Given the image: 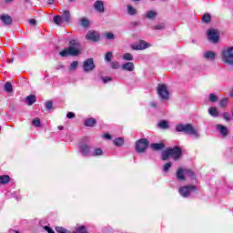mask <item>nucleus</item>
Masks as SVG:
<instances>
[{"label": "nucleus", "instance_id": "f257e3e1", "mask_svg": "<svg viewBox=\"0 0 233 233\" xmlns=\"http://www.w3.org/2000/svg\"><path fill=\"white\" fill-rule=\"evenodd\" d=\"M83 51V46L77 40H70L69 46L59 53L61 57H68V56H79Z\"/></svg>", "mask_w": 233, "mask_h": 233}, {"label": "nucleus", "instance_id": "f03ea898", "mask_svg": "<svg viewBox=\"0 0 233 233\" xmlns=\"http://www.w3.org/2000/svg\"><path fill=\"white\" fill-rule=\"evenodd\" d=\"M176 130L177 132L187 134V136H193L195 139H199V137H201V135L196 130V127H194L192 124H177L176 126Z\"/></svg>", "mask_w": 233, "mask_h": 233}, {"label": "nucleus", "instance_id": "7ed1b4c3", "mask_svg": "<svg viewBox=\"0 0 233 233\" xmlns=\"http://www.w3.org/2000/svg\"><path fill=\"white\" fill-rule=\"evenodd\" d=\"M157 96L162 101H168L170 93L168 92V86L166 84H159L157 87Z\"/></svg>", "mask_w": 233, "mask_h": 233}, {"label": "nucleus", "instance_id": "20e7f679", "mask_svg": "<svg viewBox=\"0 0 233 233\" xmlns=\"http://www.w3.org/2000/svg\"><path fill=\"white\" fill-rule=\"evenodd\" d=\"M221 59L227 65H233V46L222 50Z\"/></svg>", "mask_w": 233, "mask_h": 233}, {"label": "nucleus", "instance_id": "39448f33", "mask_svg": "<svg viewBox=\"0 0 233 233\" xmlns=\"http://www.w3.org/2000/svg\"><path fill=\"white\" fill-rule=\"evenodd\" d=\"M196 190H198V187H196V186L188 185L179 187L178 192L180 196H182V198H189L190 194H192V192H196Z\"/></svg>", "mask_w": 233, "mask_h": 233}, {"label": "nucleus", "instance_id": "423d86ee", "mask_svg": "<svg viewBox=\"0 0 233 233\" xmlns=\"http://www.w3.org/2000/svg\"><path fill=\"white\" fill-rule=\"evenodd\" d=\"M147 147H148V139L142 138L137 141L135 146V150L138 154H143L144 152H146Z\"/></svg>", "mask_w": 233, "mask_h": 233}, {"label": "nucleus", "instance_id": "0eeeda50", "mask_svg": "<svg viewBox=\"0 0 233 233\" xmlns=\"http://www.w3.org/2000/svg\"><path fill=\"white\" fill-rule=\"evenodd\" d=\"M208 39L210 43H218L219 41V32L216 29H209L208 31Z\"/></svg>", "mask_w": 233, "mask_h": 233}, {"label": "nucleus", "instance_id": "6e6552de", "mask_svg": "<svg viewBox=\"0 0 233 233\" xmlns=\"http://www.w3.org/2000/svg\"><path fill=\"white\" fill-rule=\"evenodd\" d=\"M84 72H92L96 68V64H94V58H87L83 63Z\"/></svg>", "mask_w": 233, "mask_h": 233}, {"label": "nucleus", "instance_id": "1a4fd4ad", "mask_svg": "<svg viewBox=\"0 0 233 233\" xmlns=\"http://www.w3.org/2000/svg\"><path fill=\"white\" fill-rule=\"evenodd\" d=\"M169 150V155L175 161H177L181 157V148L179 147H175L173 148H167Z\"/></svg>", "mask_w": 233, "mask_h": 233}, {"label": "nucleus", "instance_id": "9d476101", "mask_svg": "<svg viewBox=\"0 0 233 233\" xmlns=\"http://www.w3.org/2000/svg\"><path fill=\"white\" fill-rule=\"evenodd\" d=\"M150 46L149 43L141 40L138 44L133 46V50H147Z\"/></svg>", "mask_w": 233, "mask_h": 233}, {"label": "nucleus", "instance_id": "9b49d317", "mask_svg": "<svg viewBox=\"0 0 233 233\" xmlns=\"http://www.w3.org/2000/svg\"><path fill=\"white\" fill-rule=\"evenodd\" d=\"M86 39H88L89 41H99V34L96 31H88Z\"/></svg>", "mask_w": 233, "mask_h": 233}, {"label": "nucleus", "instance_id": "f8f14e48", "mask_svg": "<svg viewBox=\"0 0 233 233\" xmlns=\"http://www.w3.org/2000/svg\"><path fill=\"white\" fill-rule=\"evenodd\" d=\"M0 20L2 21V23L4 25H10L13 23L12 16H10L9 15H6V14H3L0 16Z\"/></svg>", "mask_w": 233, "mask_h": 233}, {"label": "nucleus", "instance_id": "ddd939ff", "mask_svg": "<svg viewBox=\"0 0 233 233\" xmlns=\"http://www.w3.org/2000/svg\"><path fill=\"white\" fill-rule=\"evenodd\" d=\"M94 8L96 10V12H99V14H103L105 12V5L102 1H96L94 4Z\"/></svg>", "mask_w": 233, "mask_h": 233}, {"label": "nucleus", "instance_id": "4468645a", "mask_svg": "<svg viewBox=\"0 0 233 233\" xmlns=\"http://www.w3.org/2000/svg\"><path fill=\"white\" fill-rule=\"evenodd\" d=\"M144 16L146 17V19H149V20H154L157 17V11L156 10H148Z\"/></svg>", "mask_w": 233, "mask_h": 233}, {"label": "nucleus", "instance_id": "2eb2a0df", "mask_svg": "<svg viewBox=\"0 0 233 233\" xmlns=\"http://www.w3.org/2000/svg\"><path fill=\"white\" fill-rule=\"evenodd\" d=\"M203 58L206 59V61H214V59H216V54L212 51H206L203 54Z\"/></svg>", "mask_w": 233, "mask_h": 233}, {"label": "nucleus", "instance_id": "dca6fc26", "mask_svg": "<svg viewBox=\"0 0 233 233\" xmlns=\"http://www.w3.org/2000/svg\"><path fill=\"white\" fill-rule=\"evenodd\" d=\"M217 130H218L219 134H221V136H223V137L228 136V129L227 128V127H225L221 124L217 125Z\"/></svg>", "mask_w": 233, "mask_h": 233}, {"label": "nucleus", "instance_id": "f3484780", "mask_svg": "<svg viewBox=\"0 0 233 233\" xmlns=\"http://www.w3.org/2000/svg\"><path fill=\"white\" fill-rule=\"evenodd\" d=\"M187 169L183 168V167H179L177 171V178L179 180V181H185L187 176L185 175V171Z\"/></svg>", "mask_w": 233, "mask_h": 233}, {"label": "nucleus", "instance_id": "a211bd4d", "mask_svg": "<svg viewBox=\"0 0 233 233\" xmlns=\"http://www.w3.org/2000/svg\"><path fill=\"white\" fill-rule=\"evenodd\" d=\"M122 70L126 72H134V63L132 62H127L126 64H123L121 66Z\"/></svg>", "mask_w": 233, "mask_h": 233}, {"label": "nucleus", "instance_id": "6ab92c4d", "mask_svg": "<svg viewBox=\"0 0 233 233\" xmlns=\"http://www.w3.org/2000/svg\"><path fill=\"white\" fill-rule=\"evenodd\" d=\"M80 152L82 156H90V147L86 145H82L80 147Z\"/></svg>", "mask_w": 233, "mask_h": 233}, {"label": "nucleus", "instance_id": "aec40b11", "mask_svg": "<svg viewBox=\"0 0 233 233\" xmlns=\"http://www.w3.org/2000/svg\"><path fill=\"white\" fill-rule=\"evenodd\" d=\"M157 127L162 130H168V128H170V126L168 125V121L167 120H161L160 122H158Z\"/></svg>", "mask_w": 233, "mask_h": 233}, {"label": "nucleus", "instance_id": "412c9836", "mask_svg": "<svg viewBox=\"0 0 233 233\" xmlns=\"http://www.w3.org/2000/svg\"><path fill=\"white\" fill-rule=\"evenodd\" d=\"M36 97L34 95H30L25 98V103L28 105V106H32L34 103L36 101Z\"/></svg>", "mask_w": 233, "mask_h": 233}, {"label": "nucleus", "instance_id": "4be33fe9", "mask_svg": "<svg viewBox=\"0 0 233 233\" xmlns=\"http://www.w3.org/2000/svg\"><path fill=\"white\" fill-rule=\"evenodd\" d=\"M62 14H63V16H62L63 21L65 23H69V21H70V11L63 10Z\"/></svg>", "mask_w": 233, "mask_h": 233}, {"label": "nucleus", "instance_id": "5701e85b", "mask_svg": "<svg viewBox=\"0 0 233 233\" xmlns=\"http://www.w3.org/2000/svg\"><path fill=\"white\" fill-rule=\"evenodd\" d=\"M4 89L7 94H12L14 92V87L10 82H5Z\"/></svg>", "mask_w": 233, "mask_h": 233}, {"label": "nucleus", "instance_id": "b1692460", "mask_svg": "<svg viewBox=\"0 0 233 233\" xmlns=\"http://www.w3.org/2000/svg\"><path fill=\"white\" fill-rule=\"evenodd\" d=\"M152 150H163L165 148V144L163 143H154L151 144Z\"/></svg>", "mask_w": 233, "mask_h": 233}, {"label": "nucleus", "instance_id": "393cba45", "mask_svg": "<svg viewBox=\"0 0 233 233\" xmlns=\"http://www.w3.org/2000/svg\"><path fill=\"white\" fill-rule=\"evenodd\" d=\"M10 183V177L8 175L0 176V185H6Z\"/></svg>", "mask_w": 233, "mask_h": 233}, {"label": "nucleus", "instance_id": "a878e982", "mask_svg": "<svg viewBox=\"0 0 233 233\" xmlns=\"http://www.w3.org/2000/svg\"><path fill=\"white\" fill-rule=\"evenodd\" d=\"M80 25L84 28H88V26H90V20H88V18H85V17L80 18Z\"/></svg>", "mask_w": 233, "mask_h": 233}, {"label": "nucleus", "instance_id": "bb28decb", "mask_svg": "<svg viewBox=\"0 0 233 233\" xmlns=\"http://www.w3.org/2000/svg\"><path fill=\"white\" fill-rule=\"evenodd\" d=\"M208 114H209V116H212V117H218V116H219V112L218 111V108H216V107H209Z\"/></svg>", "mask_w": 233, "mask_h": 233}, {"label": "nucleus", "instance_id": "cd10ccee", "mask_svg": "<svg viewBox=\"0 0 233 233\" xmlns=\"http://www.w3.org/2000/svg\"><path fill=\"white\" fill-rule=\"evenodd\" d=\"M127 8V14L129 15H137V10L134 8V6L128 5Z\"/></svg>", "mask_w": 233, "mask_h": 233}, {"label": "nucleus", "instance_id": "c85d7f7f", "mask_svg": "<svg viewBox=\"0 0 233 233\" xmlns=\"http://www.w3.org/2000/svg\"><path fill=\"white\" fill-rule=\"evenodd\" d=\"M97 121H96V119L94 118H87L86 121H85V126L86 127H96Z\"/></svg>", "mask_w": 233, "mask_h": 233}, {"label": "nucleus", "instance_id": "c756f323", "mask_svg": "<svg viewBox=\"0 0 233 233\" xmlns=\"http://www.w3.org/2000/svg\"><path fill=\"white\" fill-rule=\"evenodd\" d=\"M165 28H167L165 23H159L151 27L152 30H165Z\"/></svg>", "mask_w": 233, "mask_h": 233}, {"label": "nucleus", "instance_id": "7c9ffc66", "mask_svg": "<svg viewBox=\"0 0 233 233\" xmlns=\"http://www.w3.org/2000/svg\"><path fill=\"white\" fill-rule=\"evenodd\" d=\"M115 147H123L125 145V139L123 137H117L114 140Z\"/></svg>", "mask_w": 233, "mask_h": 233}, {"label": "nucleus", "instance_id": "2f4dec72", "mask_svg": "<svg viewBox=\"0 0 233 233\" xmlns=\"http://www.w3.org/2000/svg\"><path fill=\"white\" fill-rule=\"evenodd\" d=\"M53 21H54L55 25H63L64 20L61 15H56V16H54Z\"/></svg>", "mask_w": 233, "mask_h": 233}, {"label": "nucleus", "instance_id": "473e14b6", "mask_svg": "<svg viewBox=\"0 0 233 233\" xmlns=\"http://www.w3.org/2000/svg\"><path fill=\"white\" fill-rule=\"evenodd\" d=\"M122 59L124 61H134V56L130 53H126L123 55Z\"/></svg>", "mask_w": 233, "mask_h": 233}, {"label": "nucleus", "instance_id": "72a5a7b5", "mask_svg": "<svg viewBox=\"0 0 233 233\" xmlns=\"http://www.w3.org/2000/svg\"><path fill=\"white\" fill-rule=\"evenodd\" d=\"M185 176H186V177H190L191 179H196V174H194L193 171L190 169L185 170Z\"/></svg>", "mask_w": 233, "mask_h": 233}, {"label": "nucleus", "instance_id": "f704fd0d", "mask_svg": "<svg viewBox=\"0 0 233 233\" xmlns=\"http://www.w3.org/2000/svg\"><path fill=\"white\" fill-rule=\"evenodd\" d=\"M170 151L169 149L167 148V150L163 151L162 152V160L163 161H167L168 160V157H170Z\"/></svg>", "mask_w": 233, "mask_h": 233}, {"label": "nucleus", "instance_id": "c9c22d12", "mask_svg": "<svg viewBox=\"0 0 233 233\" xmlns=\"http://www.w3.org/2000/svg\"><path fill=\"white\" fill-rule=\"evenodd\" d=\"M227 105H228V98L225 97L222 100H220L219 106L221 108H225V106H227Z\"/></svg>", "mask_w": 233, "mask_h": 233}, {"label": "nucleus", "instance_id": "e433bc0d", "mask_svg": "<svg viewBox=\"0 0 233 233\" xmlns=\"http://www.w3.org/2000/svg\"><path fill=\"white\" fill-rule=\"evenodd\" d=\"M210 19H211V16H210V14L208 13L205 14L202 17L203 23H210Z\"/></svg>", "mask_w": 233, "mask_h": 233}, {"label": "nucleus", "instance_id": "4c0bfd02", "mask_svg": "<svg viewBox=\"0 0 233 233\" xmlns=\"http://www.w3.org/2000/svg\"><path fill=\"white\" fill-rule=\"evenodd\" d=\"M112 57H113L112 52H107L105 56L106 63H110V61H112Z\"/></svg>", "mask_w": 233, "mask_h": 233}, {"label": "nucleus", "instance_id": "58836bf2", "mask_svg": "<svg viewBox=\"0 0 233 233\" xmlns=\"http://www.w3.org/2000/svg\"><path fill=\"white\" fill-rule=\"evenodd\" d=\"M92 156H103V149L101 148H96L93 153Z\"/></svg>", "mask_w": 233, "mask_h": 233}, {"label": "nucleus", "instance_id": "ea45409f", "mask_svg": "<svg viewBox=\"0 0 233 233\" xmlns=\"http://www.w3.org/2000/svg\"><path fill=\"white\" fill-rule=\"evenodd\" d=\"M172 167V162L166 163L163 167V172H168Z\"/></svg>", "mask_w": 233, "mask_h": 233}, {"label": "nucleus", "instance_id": "a19ab883", "mask_svg": "<svg viewBox=\"0 0 233 233\" xmlns=\"http://www.w3.org/2000/svg\"><path fill=\"white\" fill-rule=\"evenodd\" d=\"M77 61H73L71 64H70V66H69V70L71 72H73V70H75L76 68H77Z\"/></svg>", "mask_w": 233, "mask_h": 233}, {"label": "nucleus", "instance_id": "79ce46f5", "mask_svg": "<svg viewBox=\"0 0 233 233\" xmlns=\"http://www.w3.org/2000/svg\"><path fill=\"white\" fill-rule=\"evenodd\" d=\"M32 125H33L34 127H38L41 126V120L36 117V118H35V119L32 121Z\"/></svg>", "mask_w": 233, "mask_h": 233}, {"label": "nucleus", "instance_id": "37998d69", "mask_svg": "<svg viewBox=\"0 0 233 233\" xmlns=\"http://www.w3.org/2000/svg\"><path fill=\"white\" fill-rule=\"evenodd\" d=\"M209 101L210 103H216V101H218V96L213 93L209 94Z\"/></svg>", "mask_w": 233, "mask_h": 233}, {"label": "nucleus", "instance_id": "c03bdc74", "mask_svg": "<svg viewBox=\"0 0 233 233\" xmlns=\"http://www.w3.org/2000/svg\"><path fill=\"white\" fill-rule=\"evenodd\" d=\"M110 66H111V68H113V70H117V68H119V63L118 62H111Z\"/></svg>", "mask_w": 233, "mask_h": 233}, {"label": "nucleus", "instance_id": "a18cd8bd", "mask_svg": "<svg viewBox=\"0 0 233 233\" xmlns=\"http://www.w3.org/2000/svg\"><path fill=\"white\" fill-rule=\"evenodd\" d=\"M53 106H54V103H52V101H48L46 103V110H52Z\"/></svg>", "mask_w": 233, "mask_h": 233}, {"label": "nucleus", "instance_id": "49530a36", "mask_svg": "<svg viewBox=\"0 0 233 233\" xmlns=\"http://www.w3.org/2000/svg\"><path fill=\"white\" fill-rule=\"evenodd\" d=\"M44 229H45V231L47 232V233H56V232L54 231V229H52V228H50V227H48V226H45V227H44Z\"/></svg>", "mask_w": 233, "mask_h": 233}, {"label": "nucleus", "instance_id": "de8ad7c7", "mask_svg": "<svg viewBox=\"0 0 233 233\" xmlns=\"http://www.w3.org/2000/svg\"><path fill=\"white\" fill-rule=\"evenodd\" d=\"M106 39H115V35L113 33H106Z\"/></svg>", "mask_w": 233, "mask_h": 233}, {"label": "nucleus", "instance_id": "09e8293b", "mask_svg": "<svg viewBox=\"0 0 233 233\" xmlns=\"http://www.w3.org/2000/svg\"><path fill=\"white\" fill-rule=\"evenodd\" d=\"M66 117L68 119H74V117H76V114L72 113V112H68L67 115H66Z\"/></svg>", "mask_w": 233, "mask_h": 233}, {"label": "nucleus", "instance_id": "8fccbe9b", "mask_svg": "<svg viewBox=\"0 0 233 233\" xmlns=\"http://www.w3.org/2000/svg\"><path fill=\"white\" fill-rule=\"evenodd\" d=\"M223 116H224L225 121H230V114L224 113Z\"/></svg>", "mask_w": 233, "mask_h": 233}, {"label": "nucleus", "instance_id": "3c124183", "mask_svg": "<svg viewBox=\"0 0 233 233\" xmlns=\"http://www.w3.org/2000/svg\"><path fill=\"white\" fill-rule=\"evenodd\" d=\"M29 25H31V26H35V25H37V22H35V19H30Z\"/></svg>", "mask_w": 233, "mask_h": 233}, {"label": "nucleus", "instance_id": "603ef678", "mask_svg": "<svg viewBox=\"0 0 233 233\" xmlns=\"http://www.w3.org/2000/svg\"><path fill=\"white\" fill-rule=\"evenodd\" d=\"M108 81H112V77H110V76H106V77L103 78V82H104V83H108Z\"/></svg>", "mask_w": 233, "mask_h": 233}, {"label": "nucleus", "instance_id": "864d4df0", "mask_svg": "<svg viewBox=\"0 0 233 233\" xmlns=\"http://www.w3.org/2000/svg\"><path fill=\"white\" fill-rule=\"evenodd\" d=\"M149 106L152 107V108H157V104L156 102H150L149 103Z\"/></svg>", "mask_w": 233, "mask_h": 233}, {"label": "nucleus", "instance_id": "5fc2aeb1", "mask_svg": "<svg viewBox=\"0 0 233 233\" xmlns=\"http://www.w3.org/2000/svg\"><path fill=\"white\" fill-rule=\"evenodd\" d=\"M104 137H105V139H108V140L112 139V136H110V134H108V133L105 134Z\"/></svg>", "mask_w": 233, "mask_h": 233}, {"label": "nucleus", "instance_id": "6e6d98bb", "mask_svg": "<svg viewBox=\"0 0 233 233\" xmlns=\"http://www.w3.org/2000/svg\"><path fill=\"white\" fill-rule=\"evenodd\" d=\"M56 3V0H48L47 4L48 5H54Z\"/></svg>", "mask_w": 233, "mask_h": 233}, {"label": "nucleus", "instance_id": "4d7b16f0", "mask_svg": "<svg viewBox=\"0 0 233 233\" xmlns=\"http://www.w3.org/2000/svg\"><path fill=\"white\" fill-rule=\"evenodd\" d=\"M57 128H58V130H63L64 127H63V126H59Z\"/></svg>", "mask_w": 233, "mask_h": 233}, {"label": "nucleus", "instance_id": "13d9d810", "mask_svg": "<svg viewBox=\"0 0 233 233\" xmlns=\"http://www.w3.org/2000/svg\"><path fill=\"white\" fill-rule=\"evenodd\" d=\"M10 63H14V58H12V59L10 60Z\"/></svg>", "mask_w": 233, "mask_h": 233}, {"label": "nucleus", "instance_id": "bf43d9fd", "mask_svg": "<svg viewBox=\"0 0 233 233\" xmlns=\"http://www.w3.org/2000/svg\"><path fill=\"white\" fill-rule=\"evenodd\" d=\"M231 97H233V90L231 91V94H230Z\"/></svg>", "mask_w": 233, "mask_h": 233}, {"label": "nucleus", "instance_id": "052dcab7", "mask_svg": "<svg viewBox=\"0 0 233 233\" xmlns=\"http://www.w3.org/2000/svg\"><path fill=\"white\" fill-rule=\"evenodd\" d=\"M6 1V3H10V1H13V0H5Z\"/></svg>", "mask_w": 233, "mask_h": 233}, {"label": "nucleus", "instance_id": "680f3d73", "mask_svg": "<svg viewBox=\"0 0 233 233\" xmlns=\"http://www.w3.org/2000/svg\"><path fill=\"white\" fill-rule=\"evenodd\" d=\"M132 1H135V2H139V1H141V0H132Z\"/></svg>", "mask_w": 233, "mask_h": 233}, {"label": "nucleus", "instance_id": "e2e57ef3", "mask_svg": "<svg viewBox=\"0 0 233 233\" xmlns=\"http://www.w3.org/2000/svg\"><path fill=\"white\" fill-rule=\"evenodd\" d=\"M15 233H19V231L15 230Z\"/></svg>", "mask_w": 233, "mask_h": 233}, {"label": "nucleus", "instance_id": "0e129e2a", "mask_svg": "<svg viewBox=\"0 0 233 233\" xmlns=\"http://www.w3.org/2000/svg\"><path fill=\"white\" fill-rule=\"evenodd\" d=\"M71 3L74 1V0H69Z\"/></svg>", "mask_w": 233, "mask_h": 233}, {"label": "nucleus", "instance_id": "69168bd1", "mask_svg": "<svg viewBox=\"0 0 233 233\" xmlns=\"http://www.w3.org/2000/svg\"><path fill=\"white\" fill-rule=\"evenodd\" d=\"M25 1H28V0H25Z\"/></svg>", "mask_w": 233, "mask_h": 233}]
</instances>
